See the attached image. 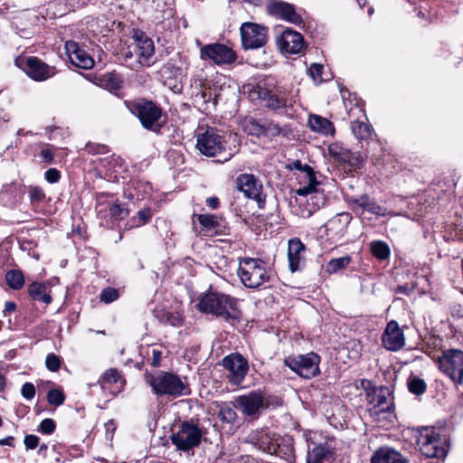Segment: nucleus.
<instances>
[{"instance_id": "f257e3e1", "label": "nucleus", "mask_w": 463, "mask_h": 463, "mask_svg": "<svg viewBox=\"0 0 463 463\" xmlns=\"http://www.w3.org/2000/svg\"><path fill=\"white\" fill-rule=\"evenodd\" d=\"M198 308L201 312L212 314L228 322L238 320L241 316L234 298L215 291H210L202 296Z\"/></svg>"}, {"instance_id": "f03ea898", "label": "nucleus", "mask_w": 463, "mask_h": 463, "mask_svg": "<svg viewBox=\"0 0 463 463\" xmlns=\"http://www.w3.org/2000/svg\"><path fill=\"white\" fill-rule=\"evenodd\" d=\"M250 96L252 99L264 100L265 106L272 110L292 108L296 103L291 90L285 87H269L266 82L258 83L252 89Z\"/></svg>"}, {"instance_id": "7ed1b4c3", "label": "nucleus", "mask_w": 463, "mask_h": 463, "mask_svg": "<svg viewBox=\"0 0 463 463\" xmlns=\"http://www.w3.org/2000/svg\"><path fill=\"white\" fill-rule=\"evenodd\" d=\"M146 382L157 396H182L189 393L188 386L181 378L172 373L158 372L156 374L146 375Z\"/></svg>"}, {"instance_id": "20e7f679", "label": "nucleus", "mask_w": 463, "mask_h": 463, "mask_svg": "<svg viewBox=\"0 0 463 463\" xmlns=\"http://www.w3.org/2000/svg\"><path fill=\"white\" fill-rule=\"evenodd\" d=\"M237 273L241 283L249 288H258L269 280L267 263L258 258L241 259Z\"/></svg>"}, {"instance_id": "39448f33", "label": "nucleus", "mask_w": 463, "mask_h": 463, "mask_svg": "<svg viewBox=\"0 0 463 463\" xmlns=\"http://www.w3.org/2000/svg\"><path fill=\"white\" fill-rule=\"evenodd\" d=\"M446 439L435 428H424L420 431L417 445L427 458H442L447 455Z\"/></svg>"}, {"instance_id": "423d86ee", "label": "nucleus", "mask_w": 463, "mask_h": 463, "mask_svg": "<svg viewBox=\"0 0 463 463\" xmlns=\"http://www.w3.org/2000/svg\"><path fill=\"white\" fill-rule=\"evenodd\" d=\"M437 363L441 373L449 377L453 383H463V351L447 349L438 358Z\"/></svg>"}, {"instance_id": "0eeeda50", "label": "nucleus", "mask_w": 463, "mask_h": 463, "mask_svg": "<svg viewBox=\"0 0 463 463\" xmlns=\"http://www.w3.org/2000/svg\"><path fill=\"white\" fill-rule=\"evenodd\" d=\"M196 147L201 154L208 157H213L222 153L223 162L230 160L233 156L232 152L225 151L222 137L213 128H207L204 132L198 134Z\"/></svg>"}, {"instance_id": "6e6552de", "label": "nucleus", "mask_w": 463, "mask_h": 463, "mask_svg": "<svg viewBox=\"0 0 463 463\" xmlns=\"http://www.w3.org/2000/svg\"><path fill=\"white\" fill-rule=\"evenodd\" d=\"M234 407L245 417L255 420L260 417L263 409L269 407V402L260 391H251L236 397Z\"/></svg>"}, {"instance_id": "1a4fd4ad", "label": "nucleus", "mask_w": 463, "mask_h": 463, "mask_svg": "<svg viewBox=\"0 0 463 463\" xmlns=\"http://www.w3.org/2000/svg\"><path fill=\"white\" fill-rule=\"evenodd\" d=\"M202 439V430L193 421H184L178 430L171 436L172 443L179 450L187 451L197 447Z\"/></svg>"}, {"instance_id": "9d476101", "label": "nucleus", "mask_w": 463, "mask_h": 463, "mask_svg": "<svg viewBox=\"0 0 463 463\" xmlns=\"http://www.w3.org/2000/svg\"><path fill=\"white\" fill-rule=\"evenodd\" d=\"M319 363L320 357L313 352L285 359L286 365L306 379H310L319 373Z\"/></svg>"}, {"instance_id": "9b49d317", "label": "nucleus", "mask_w": 463, "mask_h": 463, "mask_svg": "<svg viewBox=\"0 0 463 463\" xmlns=\"http://www.w3.org/2000/svg\"><path fill=\"white\" fill-rule=\"evenodd\" d=\"M237 188L249 199L254 200L259 208H263L266 195L261 181L252 174H241L236 178Z\"/></svg>"}, {"instance_id": "f8f14e48", "label": "nucleus", "mask_w": 463, "mask_h": 463, "mask_svg": "<svg viewBox=\"0 0 463 463\" xmlns=\"http://www.w3.org/2000/svg\"><path fill=\"white\" fill-rule=\"evenodd\" d=\"M133 112L138 117L145 128L156 130L161 128L159 120L162 117V109L153 101L136 102L133 106Z\"/></svg>"}, {"instance_id": "ddd939ff", "label": "nucleus", "mask_w": 463, "mask_h": 463, "mask_svg": "<svg viewBox=\"0 0 463 463\" xmlns=\"http://www.w3.org/2000/svg\"><path fill=\"white\" fill-rule=\"evenodd\" d=\"M241 43L244 49H259L266 44L268 30L253 23H244L241 26Z\"/></svg>"}, {"instance_id": "4468645a", "label": "nucleus", "mask_w": 463, "mask_h": 463, "mask_svg": "<svg viewBox=\"0 0 463 463\" xmlns=\"http://www.w3.org/2000/svg\"><path fill=\"white\" fill-rule=\"evenodd\" d=\"M203 60H210L218 65L232 64L236 61L235 52L225 44L210 43L201 48Z\"/></svg>"}, {"instance_id": "2eb2a0df", "label": "nucleus", "mask_w": 463, "mask_h": 463, "mask_svg": "<svg viewBox=\"0 0 463 463\" xmlns=\"http://www.w3.org/2000/svg\"><path fill=\"white\" fill-rule=\"evenodd\" d=\"M292 168L299 170L304 175L303 178L306 179V184H303L298 190L297 194L300 196H307L308 194H314L313 198L321 200L324 203L325 198L323 194H319L317 186L320 183L316 178V174L313 168L308 165H303L299 160H295L292 163Z\"/></svg>"}, {"instance_id": "dca6fc26", "label": "nucleus", "mask_w": 463, "mask_h": 463, "mask_svg": "<svg viewBox=\"0 0 463 463\" xmlns=\"http://www.w3.org/2000/svg\"><path fill=\"white\" fill-rule=\"evenodd\" d=\"M132 38L136 45L139 64L150 66L152 64L151 59L155 53L153 40L140 30H134Z\"/></svg>"}, {"instance_id": "f3484780", "label": "nucleus", "mask_w": 463, "mask_h": 463, "mask_svg": "<svg viewBox=\"0 0 463 463\" xmlns=\"http://www.w3.org/2000/svg\"><path fill=\"white\" fill-rule=\"evenodd\" d=\"M222 365L230 373V382L239 384L247 374L249 365L247 360L239 354H232L222 360Z\"/></svg>"}, {"instance_id": "a211bd4d", "label": "nucleus", "mask_w": 463, "mask_h": 463, "mask_svg": "<svg viewBox=\"0 0 463 463\" xmlns=\"http://www.w3.org/2000/svg\"><path fill=\"white\" fill-rule=\"evenodd\" d=\"M25 73L33 80L43 81L53 77L57 71L37 57H28L23 68Z\"/></svg>"}, {"instance_id": "6ab92c4d", "label": "nucleus", "mask_w": 463, "mask_h": 463, "mask_svg": "<svg viewBox=\"0 0 463 463\" xmlns=\"http://www.w3.org/2000/svg\"><path fill=\"white\" fill-rule=\"evenodd\" d=\"M383 345L389 351L396 352L405 345V337L402 329L395 320L387 323L382 335Z\"/></svg>"}, {"instance_id": "aec40b11", "label": "nucleus", "mask_w": 463, "mask_h": 463, "mask_svg": "<svg viewBox=\"0 0 463 463\" xmlns=\"http://www.w3.org/2000/svg\"><path fill=\"white\" fill-rule=\"evenodd\" d=\"M277 43L282 52L298 54L304 49L303 36L291 29H286L277 39Z\"/></svg>"}, {"instance_id": "412c9836", "label": "nucleus", "mask_w": 463, "mask_h": 463, "mask_svg": "<svg viewBox=\"0 0 463 463\" xmlns=\"http://www.w3.org/2000/svg\"><path fill=\"white\" fill-rule=\"evenodd\" d=\"M98 384L105 395L115 396L122 391L125 380L117 369L111 368L103 373Z\"/></svg>"}, {"instance_id": "4be33fe9", "label": "nucleus", "mask_w": 463, "mask_h": 463, "mask_svg": "<svg viewBox=\"0 0 463 463\" xmlns=\"http://www.w3.org/2000/svg\"><path fill=\"white\" fill-rule=\"evenodd\" d=\"M66 53L74 66L89 70L94 66L93 58L74 41H68L65 43Z\"/></svg>"}, {"instance_id": "5701e85b", "label": "nucleus", "mask_w": 463, "mask_h": 463, "mask_svg": "<svg viewBox=\"0 0 463 463\" xmlns=\"http://www.w3.org/2000/svg\"><path fill=\"white\" fill-rule=\"evenodd\" d=\"M269 13L274 15H279L282 19L294 24H300L302 23L301 16L297 14L293 5L285 3L279 0H273L268 5Z\"/></svg>"}, {"instance_id": "b1692460", "label": "nucleus", "mask_w": 463, "mask_h": 463, "mask_svg": "<svg viewBox=\"0 0 463 463\" xmlns=\"http://www.w3.org/2000/svg\"><path fill=\"white\" fill-rule=\"evenodd\" d=\"M305 252V245L298 239H290L288 243V259L289 269L295 272L299 269L300 262Z\"/></svg>"}, {"instance_id": "393cba45", "label": "nucleus", "mask_w": 463, "mask_h": 463, "mask_svg": "<svg viewBox=\"0 0 463 463\" xmlns=\"http://www.w3.org/2000/svg\"><path fill=\"white\" fill-rule=\"evenodd\" d=\"M371 463H406V460L399 451L389 447H382L374 451Z\"/></svg>"}, {"instance_id": "a878e982", "label": "nucleus", "mask_w": 463, "mask_h": 463, "mask_svg": "<svg viewBox=\"0 0 463 463\" xmlns=\"http://www.w3.org/2000/svg\"><path fill=\"white\" fill-rule=\"evenodd\" d=\"M370 403L373 404L375 408H379L380 411H388L392 405L391 392L387 387H379L373 390L372 393L368 394Z\"/></svg>"}, {"instance_id": "bb28decb", "label": "nucleus", "mask_w": 463, "mask_h": 463, "mask_svg": "<svg viewBox=\"0 0 463 463\" xmlns=\"http://www.w3.org/2000/svg\"><path fill=\"white\" fill-rule=\"evenodd\" d=\"M99 85L111 93L118 96V91L122 89L124 80L121 74L112 71L100 75L98 78Z\"/></svg>"}, {"instance_id": "cd10ccee", "label": "nucleus", "mask_w": 463, "mask_h": 463, "mask_svg": "<svg viewBox=\"0 0 463 463\" xmlns=\"http://www.w3.org/2000/svg\"><path fill=\"white\" fill-rule=\"evenodd\" d=\"M351 203L360 208L363 212H368L375 215H384V209L367 194H362L351 199Z\"/></svg>"}, {"instance_id": "c85d7f7f", "label": "nucleus", "mask_w": 463, "mask_h": 463, "mask_svg": "<svg viewBox=\"0 0 463 463\" xmlns=\"http://www.w3.org/2000/svg\"><path fill=\"white\" fill-rule=\"evenodd\" d=\"M308 126L310 128L322 135H334L335 128L333 123L321 116L310 115L308 118Z\"/></svg>"}, {"instance_id": "c756f323", "label": "nucleus", "mask_w": 463, "mask_h": 463, "mask_svg": "<svg viewBox=\"0 0 463 463\" xmlns=\"http://www.w3.org/2000/svg\"><path fill=\"white\" fill-rule=\"evenodd\" d=\"M351 130L355 138L361 142L368 141L372 138L373 134V128L372 125L360 119L351 122Z\"/></svg>"}, {"instance_id": "7c9ffc66", "label": "nucleus", "mask_w": 463, "mask_h": 463, "mask_svg": "<svg viewBox=\"0 0 463 463\" xmlns=\"http://www.w3.org/2000/svg\"><path fill=\"white\" fill-rule=\"evenodd\" d=\"M46 286L41 282H33L28 287V294L33 299L48 305L52 301V296L46 292Z\"/></svg>"}, {"instance_id": "2f4dec72", "label": "nucleus", "mask_w": 463, "mask_h": 463, "mask_svg": "<svg viewBox=\"0 0 463 463\" xmlns=\"http://www.w3.org/2000/svg\"><path fill=\"white\" fill-rule=\"evenodd\" d=\"M328 153L335 160L341 163H350L354 158L352 152L339 143H333L328 146Z\"/></svg>"}, {"instance_id": "473e14b6", "label": "nucleus", "mask_w": 463, "mask_h": 463, "mask_svg": "<svg viewBox=\"0 0 463 463\" xmlns=\"http://www.w3.org/2000/svg\"><path fill=\"white\" fill-rule=\"evenodd\" d=\"M308 456L323 463V461H329L333 458L334 451L328 444L322 443L315 446L308 452Z\"/></svg>"}, {"instance_id": "72a5a7b5", "label": "nucleus", "mask_w": 463, "mask_h": 463, "mask_svg": "<svg viewBox=\"0 0 463 463\" xmlns=\"http://www.w3.org/2000/svg\"><path fill=\"white\" fill-rule=\"evenodd\" d=\"M352 216L348 213H341L336 214L335 217L330 219L327 222L328 230L338 229L339 232H343L346 229L350 223Z\"/></svg>"}, {"instance_id": "f704fd0d", "label": "nucleus", "mask_w": 463, "mask_h": 463, "mask_svg": "<svg viewBox=\"0 0 463 463\" xmlns=\"http://www.w3.org/2000/svg\"><path fill=\"white\" fill-rule=\"evenodd\" d=\"M5 280L9 288L14 290L21 289L24 285V277L21 270L10 269L5 274Z\"/></svg>"}, {"instance_id": "c9c22d12", "label": "nucleus", "mask_w": 463, "mask_h": 463, "mask_svg": "<svg viewBox=\"0 0 463 463\" xmlns=\"http://www.w3.org/2000/svg\"><path fill=\"white\" fill-rule=\"evenodd\" d=\"M234 404L223 402L219 405L218 417L219 419L226 423H234L237 420V413L235 411Z\"/></svg>"}, {"instance_id": "e433bc0d", "label": "nucleus", "mask_w": 463, "mask_h": 463, "mask_svg": "<svg viewBox=\"0 0 463 463\" xmlns=\"http://www.w3.org/2000/svg\"><path fill=\"white\" fill-rule=\"evenodd\" d=\"M372 254L380 260H385L390 258L391 250L388 244L383 241H373L371 242Z\"/></svg>"}, {"instance_id": "4c0bfd02", "label": "nucleus", "mask_w": 463, "mask_h": 463, "mask_svg": "<svg viewBox=\"0 0 463 463\" xmlns=\"http://www.w3.org/2000/svg\"><path fill=\"white\" fill-rule=\"evenodd\" d=\"M351 257L346 255L344 257L332 259L326 264V271L330 274L336 273L345 269L351 263Z\"/></svg>"}, {"instance_id": "58836bf2", "label": "nucleus", "mask_w": 463, "mask_h": 463, "mask_svg": "<svg viewBox=\"0 0 463 463\" xmlns=\"http://www.w3.org/2000/svg\"><path fill=\"white\" fill-rule=\"evenodd\" d=\"M197 221L207 232H211L220 225L221 219L215 214H198Z\"/></svg>"}, {"instance_id": "ea45409f", "label": "nucleus", "mask_w": 463, "mask_h": 463, "mask_svg": "<svg viewBox=\"0 0 463 463\" xmlns=\"http://www.w3.org/2000/svg\"><path fill=\"white\" fill-rule=\"evenodd\" d=\"M263 123V136L273 138L275 137L279 136L280 134L284 133V129L274 121L268 120V119H262Z\"/></svg>"}, {"instance_id": "a19ab883", "label": "nucleus", "mask_w": 463, "mask_h": 463, "mask_svg": "<svg viewBox=\"0 0 463 463\" xmlns=\"http://www.w3.org/2000/svg\"><path fill=\"white\" fill-rule=\"evenodd\" d=\"M408 389L415 395H421L426 392V383L423 379L416 376H411L408 379Z\"/></svg>"}, {"instance_id": "79ce46f5", "label": "nucleus", "mask_w": 463, "mask_h": 463, "mask_svg": "<svg viewBox=\"0 0 463 463\" xmlns=\"http://www.w3.org/2000/svg\"><path fill=\"white\" fill-rule=\"evenodd\" d=\"M263 123L262 119L257 120L254 118H250L247 120L244 124L245 131L251 136H256L258 137L263 136Z\"/></svg>"}, {"instance_id": "37998d69", "label": "nucleus", "mask_w": 463, "mask_h": 463, "mask_svg": "<svg viewBox=\"0 0 463 463\" xmlns=\"http://www.w3.org/2000/svg\"><path fill=\"white\" fill-rule=\"evenodd\" d=\"M109 214L115 220H122L128 214V210L118 202L109 206Z\"/></svg>"}, {"instance_id": "c03bdc74", "label": "nucleus", "mask_w": 463, "mask_h": 463, "mask_svg": "<svg viewBox=\"0 0 463 463\" xmlns=\"http://www.w3.org/2000/svg\"><path fill=\"white\" fill-rule=\"evenodd\" d=\"M118 298V290L111 287H108L102 289L99 295L100 301L106 304L112 303L116 301Z\"/></svg>"}, {"instance_id": "a18cd8bd", "label": "nucleus", "mask_w": 463, "mask_h": 463, "mask_svg": "<svg viewBox=\"0 0 463 463\" xmlns=\"http://www.w3.org/2000/svg\"><path fill=\"white\" fill-rule=\"evenodd\" d=\"M65 396L61 390L52 389L47 393V401L50 404L60 406L64 402Z\"/></svg>"}, {"instance_id": "49530a36", "label": "nucleus", "mask_w": 463, "mask_h": 463, "mask_svg": "<svg viewBox=\"0 0 463 463\" xmlns=\"http://www.w3.org/2000/svg\"><path fill=\"white\" fill-rule=\"evenodd\" d=\"M152 218V213L149 208H144L137 212V215L133 218L134 225L138 227L147 223Z\"/></svg>"}, {"instance_id": "de8ad7c7", "label": "nucleus", "mask_w": 463, "mask_h": 463, "mask_svg": "<svg viewBox=\"0 0 463 463\" xmlns=\"http://www.w3.org/2000/svg\"><path fill=\"white\" fill-rule=\"evenodd\" d=\"M55 428V421L52 419L47 418L41 421L38 431L43 434L50 435L54 432Z\"/></svg>"}, {"instance_id": "09e8293b", "label": "nucleus", "mask_w": 463, "mask_h": 463, "mask_svg": "<svg viewBox=\"0 0 463 463\" xmlns=\"http://www.w3.org/2000/svg\"><path fill=\"white\" fill-rule=\"evenodd\" d=\"M46 367L51 372H57L61 367V359L54 354H49L45 360Z\"/></svg>"}, {"instance_id": "8fccbe9b", "label": "nucleus", "mask_w": 463, "mask_h": 463, "mask_svg": "<svg viewBox=\"0 0 463 463\" xmlns=\"http://www.w3.org/2000/svg\"><path fill=\"white\" fill-rule=\"evenodd\" d=\"M29 195H30L31 202L33 203H40V202L43 201V199L45 198V194H44L43 190L38 186L31 187L29 189Z\"/></svg>"}, {"instance_id": "3c124183", "label": "nucleus", "mask_w": 463, "mask_h": 463, "mask_svg": "<svg viewBox=\"0 0 463 463\" xmlns=\"http://www.w3.org/2000/svg\"><path fill=\"white\" fill-rule=\"evenodd\" d=\"M85 150L89 154H93V155H95V154H106L109 151L107 146L101 145V144H97V143H88V144H86Z\"/></svg>"}, {"instance_id": "603ef678", "label": "nucleus", "mask_w": 463, "mask_h": 463, "mask_svg": "<svg viewBox=\"0 0 463 463\" xmlns=\"http://www.w3.org/2000/svg\"><path fill=\"white\" fill-rule=\"evenodd\" d=\"M323 71V66L318 63H313L310 68L308 69V72L310 77L313 79L316 82H321V75Z\"/></svg>"}, {"instance_id": "864d4df0", "label": "nucleus", "mask_w": 463, "mask_h": 463, "mask_svg": "<svg viewBox=\"0 0 463 463\" xmlns=\"http://www.w3.org/2000/svg\"><path fill=\"white\" fill-rule=\"evenodd\" d=\"M40 439L38 436L33 434L25 435L24 443L26 449H34L39 446Z\"/></svg>"}, {"instance_id": "5fc2aeb1", "label": "nucleus", "mask_w": 463, "mask_h": 463, "mask_svg": "<svg viewBox=\"0 0 463 463\" xmlns=\"http://www.w3.org/2000/svg\"><path fill=\"white\" fill-rule=\"evenodd\" d=\"M23 397L26 400H32L35 395V387L32 383H25L21 389Z\"/></svg>"}, {"instance_id": "6e6d98bb", "label": "nucleus", "mask_w": 463, "mask_h": 463, "mask_svg": "<svg viewBox=\"0 0 463 463\" xmlns=\"http://www.w3.org/2000/svg\"><path fill=\"white\" fill-rule=\"evenodd\" d=\"M44 178L50 184H56L61 179V174L56 168H49L44 173Z\"/></svg>"}, {"instance_id": "4d7b16f0", "label": "nucleus", "mask_w": 463, "mask_h": 463, "mask_svg": "<svg viewBox=\"0 0 463 463\" xmlns=\"http://www.w3.org/2000/svg\"><path fill=\"white\" fill-rule=\"evenodd\" d=\"M40 156L43 161L46 164H52L53 162V152L50 148H44L41 151Z\"/></svg>"}, {"instance_id": "13d9d810", "label": "nucleus", "mask_w": 463, "mask_h": 463, "mask_svg": "<svg viewBox=\"0 0 463 463\" xmlns=\"http://www.w3.org/2000/svg\"><path fill=\"white\" fill-rule=\"evenodd\" d=\"M16 309V304L13 301H7L5 305V309L3 310L4 317L10 316Z\"/></svg>"}, {"instance_id": "bf43d9fd", "label": "nucleus", "mask_w": 463, "mask_h": 463, "mask_svg": "<svg viewBox=\"0 0 463 463\" xmlns=\"http://www.w3.org/2000/svg\"><path fill=\"white\" fill-rule=\"evenodd\" d=\"M162 321L165 323H169L172 326H176L179 323V317L176 316H174L173 314L167 313L163 316Z\"/></svg>"}, {"instance_id": "052dcab7", "label": "nucleus", "mask_w": 463, "mask_h": 463, "mask_svg": "<svg viewBox=\"0 0 463 463\" xmlns=\"http://www.w3.org/2000/svg\"><path fill=\"white\" fill-rule=\"evenodd\" d=\"M161 356H162V353L161 351L157 350V349H153L152 350V361H151V364L154 366V367H157L159 366L160 364V360H161Z\"/></svg>"}, {"instance_id": "680f3d73", "label": "nucleus", "mask_w": 463, "mask_h": 463, "mask_svg": "<svg viewBox=\"0 0 463 463\" xmlns=\"http://www.w3.org/2000/svg\"><path fill=\"white\" fill-rule=\"evenodd\" d=\"M206 204L212 209H216L218 208L220 202L217 197L212 196L206 200Z\"/></svg>"}, {"instance_id": "e2e57ef3", "label": "nucleus", "mask_w": 463, "mask_h": 463, "mask_svg": "<svg viewBox=\"0 0 463 463\" xmlns=\"http://www.w3.org/2000/svg\"><path fill=\"white\" fill-rule=\"evenodd\" d=\"M14 438L13 436H8L5 439H0V445L14 447Z\"/></svg>"}, {"instance_id": "0e129e2a", "label": "nucleus", "mask_w": 463, "mask_h": 463, "mask_svg": "<svg viewBox=\"0 0 463 463\" xmlns=\"http://www.w3.org/2000/svg\"><path fill=\"white\" fill-rule=\"evenodd\" d=\"M397 293H401V294H405V295H409L410 293V289L408 288V286L404 285V286H399L396 290H395Z\"/></svg>"}, {"instance_id": "69168bd1", "label": "nucleus", "mask_w": 463, "mask_h": 463, "mask_svg": "<svg viewBox=\"0 0 463 463\" xmlns=\"http://www.w3.org/2000/svg\"><path fill=\"white\" fill-rule=\"evenodd\" d=\"M200 95H201V98L203 99V101H204L205 103H206V102H208V101H210V100H211V99H212V93H211V92H209V91H205V90H204V91H202V92L200 93Z\"/></svg>"}, {"instance_id": "338daca9", "label": "nucleus", "mask_w": 463, "mask_h": 463, "mask_svg": "<svg viewBox=\"0 0 463 463\" xmlns=\"http://www.w3.org/2000/svg\"><path fill=\"white\" fill-rule=\"evenodd\" d=\"M47 449H48V446L45 443H43V444L39 445L38 454L39 455H45V452H46Z\"/></svg>"}, {"instance_id": "774afa93", "label": "nucleus", "mask_w": 463, "mask_h": 463, "mask_svg": "<svg viewBox=\"0 0 463 463\" xmlns=\"http://www.w3.org/2000/svg\"><path fill=\"white\" fill-rule=\"evenodd\" d=\"M5 387V376L0 373V392L3 391Z\"/></svg>"}]
</instances>
